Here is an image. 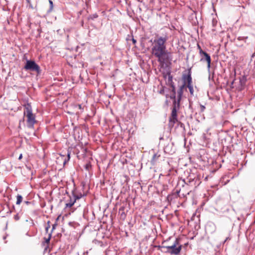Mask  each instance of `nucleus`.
I'll return each mask as SVG.
<instances>
[{
    "instance_id": "38",
    "label": "nucleus",
    "mask_w": 255,
    "mask_h": 255,
    "mask_svg": "<svg viewBox=\"0 0 255 255\" xmlns=\"http://www.w3.org/2000/svg\"><path fill=\"white\" fill-rule=\"evenodd\" d=\"M230 239L229 238V237H227L226 240H225L224 241V243H225L227 241H228V240H230Z\"/></svg>"
},
{
    "instance_id": "18",
    "label": "nucleus",
    "mask_w": 255,
    "mask_h": 255,
    "mask_svg": "<svg viewBox=\"0 0 255 255\" xmlns=\"http://www.w3.org/2000/svg\"><path fill=\"white\" fill-rule=\"evenodd\" d=\"M170 86L172 88L171 91H172V93H173L172 95L170 97V98L173 100L174 96L175 97V98H177V97H176V95H175V94H176L175 87L174 86V83L170 84Z\"/></svg>"
},
{
    "instance_id": "28",
    "label": "nucleus",
    "mask_w": 255,
    "mask_h": 255,
    "mask_svg": "<svg viewBox=\"0 0 255 255\" xmlns=\"http://www.w3.org/2000/svg\"><path fill=\"white\" fill-rule=\"evenodd\" d=\"M75 107H78L79 110H81V112H83L84 110V107L82 106L81 104H77L75 105Z\"/></svg>"
},
{
    "instance_id": "39",
    "label": "nucleus",
    "mask_w": 255,
    "mask_h": 255,
    "mask_svg": "<svg viewBox=\"0 0 255 255\" xmlns=\"http://www.w3.org/2000/svg\"><path fill=\"white\" fill-rule=\"evenodd\" d=\"M47 225H50V222L49 221L47 222Z\"/></svg>"
},
{
    "instance_id": "14",
    "label": "nucleus",
    "mask_w": 255,
    "mask_h": 255,
    "mask_svg": "<svg viewBox=\"0 0 255 255\" xmlns=\"http://www.w3.org/2000/svg\"><path fill=\"white\" fill-rule=\"evenodd\" d=\"M70 153L71 152L70 151H68L67 157L63 155H60L61 160L63 161V165H65L70 160Z\"/></svg>"
},
{
    "instance_id": "6",
    "label": "nucleus",
    "mask_w": 255,
    "mask_h": 255,
    "mask_svg": "<svg viewBox=\"0 0 255 255\" xmlns=\"http://www.w3.org/2000/svg\"><path fill=\"white\" fill-rule=\"evenodd\" d=\"M163 248L166 249L167 253L171 255H178L181 250L182 246L179 245V240L176 239L172 245L163 247Z\"/></svg>"
},
{
    "instance_id": "11",
    "label": "nucleus",
    "mask_w": 255,
    "mask_h": 255,
    "mask_svg": "<svg viewBox=\"0 0 255 255\" xmlns=\"http://www.w3.org/2000/svg\"><path fill=\"white\" fill-rule=\"evenodd\" d=\"M161 157V154L159 152H154L150 161L151 164L153 166L155 165L160 162Z\"/></svg>"
},
{
    "instance_id": "12",
    "label": "nucleus",
    "mask_w": 255,
    "mask_h": 255,
    "mask_svg": "<svg viewBox=\"0 0 255 255\" xmlns=\"http://www.w3.org/2000/svg\"><path fill=\"white\" fill-rule=\"evenodd\" d=\"M52 233L50 232L48 234L47 237H44L43 238V241L42 242V245L44 247V252H45L48 248H49V244L50 243V241L51 238Z\"/></svg>"
},
{
    "instance_id": "21",
    "label": "nucleus",
    "mask_w": 255,
    "mask_h": 255,
    "mask_svg": "<svg viewBox=\"0 0 255 255\" xmlns=\"http://www.w3.org/2000/svg\"><path fill=\"white\" fill-rule=\"evenodd\" d=\"M186 87H187L189 89L191 95H192V96L193 95L194 89H193V87L192 84H191L190 85L187 84V86Z\"/></svg>"
},
{
    "instance_id": "13",
    "label": "nucleus",
    "mask_w": 255,
    "mask_h": 255,
    "mask_svg": "<svg viewBox=\"0 0 255 255\" xmlns=\"http://www.w3.org/2000/svg\"><path fill=\"white\" fill-rule=\"evenodd\" d=\"M173 143L172 142L168 143L167 145L164 147V150L166 153L168 154H172L174 152L173 149Z\"/></svg>"
},
{
    "instance_id": "43",
    "label": "nucleus",
    "mask_w": 255,
    "mask_h": 255,
    "mask_svg": "<svg viewBox=\"0 0 255 255\" xmlns=\"http://www.w3.org/2000/svg\"><path fill=\"white\" fill-rule=\"evenodd\" d=\"M84 150H85V152H87V148H85Z\"/></svg>"
},
{
    "instance_id": "3",
    "label": "nucleus",
    "mask_w": 255,
    "mask_h": 255,
    "mask_svg": "<svg viewBox=\"0 0 255 255\" xmlns=\"http://www.w3.org/2000/svg\"><path fill=\"white\" fill-rule=\"evenodd\" d=\"M182 181L195 188L201 183V175L196 169H194L193 171H191L187 177L182 179Z\"/></svg>"
},
{
    "instance_id": "36",
    "label": "nucleus",
    "mask_w": 255,
    "mask_h": 255,
    "mask_svg": "<svg viewBox=\"0 0 255 255\" xmlns=\"http://www.w3.org/2000/svg\"><path fill=\"white\" fill-rule=\"evenodd\" d=\"M177 123L181 127H182L183 126H184V124L183 123H182L181 122L178 121Z\"/></svg>"
},
{
    "instance_id": "4",
    "label": "nucleus",
    "mask_w": 255,
    "mask_h": 255,
    "mask_svg": "<svg viewBox=\"0 0 255 255\" xmlns=\"http://www.w3.org/2000/svg\"><path fill=\"white\" fill-rule=\"evenodd\" d=\"M24 116L26 118L27 126L29 128H33L34 125L37 122L35 115L32 113V110L30 104L24 106Z\"/></svg>"
},
{
    "instance_id": "27",
    "label": "nucleus",
    "mask_w": 255,
    "mask_h": 255,
    "mask_svg": "<svg viewBox=\"0 0 255 255\" xmlns=\"http://www.w3.org/2000/svg\"><path fill=\"white\" fill-rule=\"evenodd\" d=\"M158 93L160 94L164 95V87L161 86L160 89L159 90Z\"/></svg>"
},
{
    "instance_id": "37",
    "label": "nucleus",
    "mask_w": 255,
    "mask_h": 255,
    "mask_svg": "<svg viewBox=\"0 0 255 255\" xmlns=\"http://www.w3.org/2000/svg\"><path fill=\"white\" fill-rule=\"evenodd\" d=\"M22 154H20V155H19V157H18V159H21V158H22Z\"/></svg>"
},
{
    "instance_id": "33",
    "label": "nucleus",
    "mask_w": 255,
    "mask_h": 255,
    "mask_svg": "<svg viewBox=\"0 0 255 255\" xmlns=\"http://www.w3.org/2000/svg\"><path fill=\"white\" fill-rule=\"evenodd\" d=\"M197 47H198V49H199V53L200 55V54H201V51H203V50H202V48L199 44L197 45Z\"/></svg>"
},
{
    "instance_id": "8",
    "label": "nucleus",
    "mask_w": 255,
    "mask_h": 255,
    "mask_svg": "<svg viewBox=\"0 0 255 255\" xmlns=\"http://www.w3.org/2000/svg\"><path fill=\"white\" fill-rule=\"evenodd\" d=\"M201 54H200V61L206 62L207 63V68L209 71L211 68V58L209 54L204 51H201Z\"/></svg>"
},
{
    "instance_id": "32",
    "label": "nucleus",
    "mask_w": 255,
    "mask_h": 255,
    "mask_svg": "<svg viewBox=\"0 0 255 255\" xmlns=\"http://www.w3.org/2000/svg\"><path fill=\"white\" fill-rule=\"evenodd\" d=\"M217 21L216 19L215 18H213V20H212V24H213V26H215L217 24Z\"/></svg>"
},
{
    "instance_id": "1",
    "label": "nucleus",
    "mask_w": 255,
    "mask_h": 255,
    "mask_svg": "<svg viewBox=\"0 0 255 255\" xmlns=\"http://www.w3.org/2000/svg\"><path fill=\"white\" fill-rule=\"evenodd\" d=\"M168 38L167 34L161 36H157L152 43L151 53L157 59V61L161 67L170 63L172 59L171 53L166 49V43Z\"/></svg>"
},
{
    "instance_id": "22",
    "label": "nucleus",
    "mask_w": 255,
    "mask_h": 255,
    "mask_svg": "<svg viewBox=\"0 0 255 255\" xmlns=\"http://www.w3.org/2000/svg\"><path fill=\"white\" fill-rule=\"evenodd\" d=\"M22 197L21 195H17V196H16V204L17 205H19L21 203V202H22Z\"/></svg>"
},
{
    "instance_id": "16",
    "label": "nucleus",
    "mask_w": 255,
    "mask_h": 255,
    "mask_svg": "<svg viewBox=\"0 0 255 255\" xmlns=\"http://www.w3.org/2000/svg\"><path fill=\"white\" fill-rule=\"evenodd\" d=\"M119 214L120 216V218L123 220H124L126 217V214L125 212V207L124 206L121 207L119 209Z\"/></svg>"
},
{
    "instance_id": "7",
    "label": "nucleus",
    "mask_w": 255,
    "mask_h": 255,
    "mask_svg": "<svg viewBox=\"0 0 255 255\" xmlns=\"http://www.w3.org/2000/svg\"><path fill=\"white\" fill-rule=\"evenodd\" d=\"M24 69L26 70L36 72L37 74H40L41 73L39 66L34 61L32 60H27L24 67Z\"/></svg>"
},
{
    "instance_id": "19",
    "label": "nucleus",
    "mask_w": 255,
    "mask_h": 255,
    "mask_svg": "<svg viewBox=\"0 0 255 255\" xmlns=\"http://www.w3.org/2000/svg\"><path fill=\"white\" fill-rule=\"evenodd\" d=\"M76 201V200L74 198L72 199L70 197L69 202L66 204V207L68 208L71 207L74 204Z\"/></svg>"
},
{
    "instance_id": "30",
    "label": "nucleus",
    "mask_w": 255,
    "mask_h": 255,
    "mask_svg": "<svg viewBox=\"0 0 255 255\" xmlns=\"http://www.w3.org/2000/svg\"><path fill=\"white\" fill-rule=\"evenodd\" d=\"M200 108L201 112H203L205 110V107L203 105H200Z\"/></svg>"
},
{
    "instance_id": "24",
    "label": "nucleus",
    "mask_w": 255,
    "mask_h": 255,
    "mask_svg": "<svg viewBox=\"0 0 255 255\" xmlns=\"http://www.w3.org/2000/svg\"><path fill=\"white\" fill-rule=\"evenodd\" d=\"M248 39V36H239L237 38V40L239 41H244L245 42H246L247 40Z\"/></svg>"
},
{
    "instance_id": "17",
    "label": "nucleus",
    "mask_w": 255,
    "mask_h": 255,
    "mask_svg": "<svg viewBox=\"0 0 255 255\" xmlns=\"http://www.w3.org/2000/svg\"><path fill=\"white\" fill-rule=\"evenodd\" d=\"M246 82V78L243 76L242 78H240V86L238 87V90L241 91L243 89L244 87Z\"/></svg>"
},
{
    "instance_id": "23",
    "label": "nucleus",
    "mask_w": 255,
    "mask_h": 255,
    "mask_svg": "<svg viewBox=\"0 0 255 255\" xmlns=\"http://www.w3.org/2000/svg\"><path fill=\"white\" fill-rule=\"evenodd\" d=\"M98 17V15L97 13H94L91 15H90L88 17V20H94L95 18H97Z\"/></svg>"
},
{
    "instance_id": "31",
    "label": "nucleus",
    "mask_w": 255,
    "mask_h": 255,
    "mask_svg": "<svg viewBox=\"0 0 255 255\" xmlns=\"http://www.w3.org/2000/svg\"><path fill=\"white\" fill-rule=\"evenodd\" d=\"M50 228V225H46V227H45V231H46V234H48V230L49 229V228Z\"/></svg>"
},
{
    "instance_id": "29",
    "label": "nucleus",
    "mask_w": 255,
    "mask_h": 255,
    "mask_svg": "<svg viewBox=\"0 0 255 255\" xmlns=\"http://www.w3.org/2000/svg\"><path fill=\"white\" fill-rule=\"evenodd\" d=\"M20 219V217L18 215V214H16L15 215H14V219L15 220V221H18Z\"/></svg>"
},
{
    "instance_id": "5",
    "label": "nucleus",
    "mask_w": 255,
    "mask_h": 255,
    "mask_svg": "<svg viewBox=\"0 0 255 255\" xmlns=\"http://www.w3.org/2000/svg\"><path fill=\"white\" fill-rule=\"evenodd\" d=\"M191 68H188L185 71V73H184L182 76V80L183 81V84L179 87L177 91V95L182 97L183 89L186 88L187 84H192V78L191 77Z\"/></svg>"
},
{
    "instance_id": "34",
    "label": "nucleus",
    "mask_w": 255,
    "mask_h": 255,
    "mask_svg": "<svg viewBox=\"0 0 255 255\" xmlns=\"http://www.w3.org/2000/svg\"><path fill=\"white\" fill-rule=\"evenodd\" d=\"M56 226H57V224H53V225H52V230H51V233L52 232L53 230H54V229H55V228H56Z\"/></svg>"
},
{
    "instance_id": "25",
    "label": "nucleus",
    "mask_w": 255,
    "mask_h": 255,
    "mask_svg": "<svg viewBox=\"0 0 255 255\" xmlns=\"http://www.w3.org/2000/svg\"><path fill=\"white\" fill-rule=\"evenodd\" d=\"M84 168L85 169L87 170V171H89L91 168H92V165L90 163V162H89L88 163H87L85 166H84Z\"/></svg>"
},
{
    "instance_id": "40",
    "label": "nucleus",
    "mask_w": 255,
    "mask_h": 255,
    "mask_svg": "<svg viewBox=\"0 0 255 255\" xmlns=\"http://www.w3.org/2000/svg\"><path fill=\"white\" fill-rule=\"evenodd\" d=\"M208 176H206V177H205V181H207V180H208Z\"/></svg>"
},
{
    "instance_id": "42",
    "label": "nucleus",
    "mask_w": 255,
    "mask_h": 255,
    "mask_svg": "<svg viewBox=\"0 0 255 255\" xmlns=\"http://www.w3.org/2000/svg\"><path fill=\"white\" fill-rule=\"evenodd\" d=\"M25 203L27 204H29L30 202L28 201H25Z\"/></svg>"
},
{
    "instance_id": "44",
    "label": "nucleus",
    "mask_w": 255,
    "mask_h": 255,
    "mask_svg": "<svg viewBox=\"0 0 255 255\" xmlns=\"http://www.w3.org/2000/svg\"><path fill=\"white\" fill-rule=\"evenodd\" d=\"M163 139V137H160V140H161V139Z\"/></svg>"
},
{
    "instance_id": "9",
    "label": "nucleus",
    "mask_w": 255,
    "mask_h": 255,
    "mask_svg": "<svg viewBox=\"0 0 255 255\" xmlns=\"http://www.w3.org/2000/svg\"><path fill=\"white\" fill-rule=\"evenodd\" d=\"M182 188L178 190L180 191V194L181 193L180 196H182L184 197L189 195L192 191V189L194 188L187 184L184 183V184H182Z\"/></svg>"
},
{
    "instance_id": "2",
    "label": "nucleus",
    "mask_w": 255,
    "mask_h": 255,
    "mask_svg": "<svg viewBox=\"0 0 255 255\" xmlns=\"http://www.w3.org/2000/svg\"><path fill=\"white\" fill-rule=\"evenodd\" d=\"M182 96L178 95L177 98L174 96L171 108V112L169 117L168 127L172 128L175 124L178 122L177 112L180 109V102Z\"/></svg>"
},
{
    "instance_id": "26",
    "label": "nucleus",
    "mask_w": 255,
    "mask_h": 255,
    "mask_svg": "<svg viewBox=\"0 0 255 255\" xmlns=\"http://www.w3.org/2000/svg\"><path fill=\"white\" fill-rule=\"evenodd\" d=\"M168 82L170 84L174 83L172 81V76L169 74L168 75Z\"/></svg>"
},
{
    "instance_id": "20",
    "label": "nucleus",
    "mask_w": 255,
    "mask_h": 255,
    "mask_svg": "<svg viewBox=\"0 0 255 255\" xmlns=\"http://www.w3.org/2000/svg\"><path fill=\"white\" fill-rule=\"evenodd\" d=\"M49 4H50V6H49V9H47V13H49L51 12L52 11L53 8V1L51 0H49Z\"/></svg>"
},
{
    "instance_id": "15",
    "label": "nucleus",
    "mask_w": 255,
    "mask_h": 255,
    "mask_svg": "<svg viewBox=\"0 0 255 255\" xmlns=\"http://www.w3.org/2000/svg\"><path fill=\"white\" fill-rule=\"evenodd\" d=\"M72 195L74 196V198L77 200L80 198H81L82 197L84 196L85 195L82 194L81 193H77V191L75 190H73L72 191Z\"/></svg>"
},
{
    "instance_id": "10",
    "label": "nucleus",
    "mask_w": 255,
    "mask_h": 255,
    "mask_svg": "<svg viewBox=\"0 0 255 255\" xmlns=\"http://www.w3.org/2000/svg\"><path fill=\"white\" fill-rule=\"evenodd\" d=\"M180 191L177 190L175 192H172L169 194L167 197V200L170 203H174L176 202L178 198L180 197Z\"/></svg>"
},
{
    "instance_id": "35",
    "label": "nucleus",
    "mask_w": 255,
    "mask_h": 255,
    "mask_svg": "<svg viewBox=\"0 0 255 255\" xmlns=\"http://www.w3.org/2000/svg\"><path fill=\"white\" fill-rule=\"evenodd\" d=\"M132 42L133 44H135L136 43V40L134 38H132Z\"/></svg>"
},
{
    "instance_id": "41",
    "label": "nucleus",
    "mask_w": 255,
    "mask_h": 255,
    "mask_svg": "<svg viewBox=\"0 0 255 255\" xmlns=\"http://www.w3.org/2000/svg\"><path fill=\"white\" fill-rule=\"evenodd\" d=\"M234 81H233L232 83H231V87L233 88V87H232V85L234 84Z\"/></svg>"
}]
</instances>
